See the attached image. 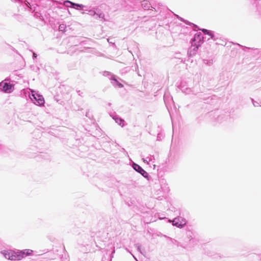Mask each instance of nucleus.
Segmentation results:
<instances>
[{
  "mask_svg": "<svg viewBox=\"0 0 261 261\" xmlns=\"http://www.w3.org/2000/svg\"><path fill=\"white\" fill-rule=\"evenodd\" d=\"M180 89L182 92L187 94H189L192 92V90L191 88L187 87L184 85L181 86Z\"/></svg>",
  "mask_w": 261,
  "mask_h": 261,
  "instance_id": "10",
  "label": "nucleus"
},
{
  "mask_svg": "<svg viewBox=\"0 0 261 261\" xmlns=\"http://www.w3.org/2000/svg\"><path fill=\"white\" fill-rule=\"evenodd\" d=\"M143 162L144 163H146L147 164L149 163V162L151 161V158L150 157H147L146 159H143Z\"/></svg>",
  "mask_w": 261,
  "mask_h": 261,
  "instance_id": "17",
  "label": "nucleus"
},
{
  "mask_svg": "<svg viewBox=\"0 0 261 261\" xmlns=\"http://www.w3.org/2000/svg\"><path fill=\"white\" fill-rule=\"evenodd\" d=\"M30 98L33 103L37 106H42L44 104V99L42 95L36 93L35 91H31Z\"/></svg>",
  "mask_w": 261,
  "mask_h": 261,
  "instance_id": "3",
  "label": "nucleus"
},
{
  "mask_svg": "<svg viewBox=\"0 0 261 261\" xmlns=\"http://www.w3.org/2000/svg\"><path fill=\"white\" fill-rule=\"evenodd\" d=\"M142 6L145 10H148L151 7L150 3L147 1L142 2Z\"/></svg>",
  "mask_w": 261,
  "mask_h": 261,
  "instance_id": "11",
  "label": "nucleus"
},
{
  "mask_svg": "<svg viewBox=\"0 0 261 261\" xmlns=\"http://www.w3.org/2000/svg\"><path fill=\"white\" fill-rule=\"evenodd\" d=\"M186 223L187 221L186 219L181 217L175 218L172 221L173 225L176 226V227L179 228L183 227L184 226L186 225Z\"/></svg>",
  "mask_w": 261,
  "mask_h": 261,
  "instance_id": "5",
  "label": "nucleus"
},
{
  "mask_svg": "<svg viewBox=\"0 0 261 261\" xmlns=\"http://www.w3.org/2000/svg\"><path fill=\"white\" fill-rule=\"evenodd\" d=\"M208 36H210L211 37V38L215 41H217V40L218 39V37H216L214 34V33L212 31H210V32L208 33V34H207Z\"/></svg>",
  "mask_w": 261,
  "mask_h": 261,
  "instance_id": "14",
  "label": "nucleus"
},
{
  "mask_svg": "<svg viewBox=\"0 0 261 261\" xmlns=\"http://www.w3.org/2000/svg\"><path fill=\"white\" fill-rule=\"evenodd\" d=\"M82 14H84V13H85V12H82Z\"/></svg>",
  "mask_w": 261,
  "mask_h": 261,
  "instance_id": "24",
  "label": "nucleus"
},
{
  "mask_svg": "<svg viewBox=\"0 0 261 261\" xmlns=\"http://www.w3.org/2000/svg\"><path fill=\"white\" fill-rule=\"evenodd\" d=\"M33 251L31 249L24 250H3L1 251V253L6 259L11 260H20L22 258L31 255Z\"/></svg>",
  "mask_w": 261,
  "mask_h": 261,
  "instance_id": "1",
  "label": "nucleus"
},
{
  "mask_svg": "<svg viewBox=\"0 0 261 261\" xmlns=\"http://www.w3.org/2000/svg\"><path fill=\"white\" fill-rule=\"evenodd\" d=\"M203 63L211 66L213 64L214 61L213 59H204L203 60Z\"/></svg>",
  "mask_w": 261,
  "mask_h": 261,
  "instance_id": "13",
  "label": "nucleus"
},
{
  "mask_svg": "<svg viewBox=\"0 0 261 261\" xmlns=\"http://www.w3.org/2000/svg\"><path fill=\"white\" fill-rule=\"evenodd\" d=\"M133 167L134 169L138 172V173H140L143 177L145 178H148V174L147 172H146L141 166H140L139 165L134 163L133 164Z\"/></svg>",
  "mask_w": 261,
  "mask_h": 261,
  "instance_id": "6",
  "label": "nucleus"
},
{
  "mask_svg": "<svg viewBox=\"0 0 261 261\" xmlns=\"http://www.w3.org/2000/svg\"><path fill=\"white\" fill-rule=\"evenodd\" d=\"M64 4L67 7L73 8L78 9V7L83 9L86 11H88L90 15L92 16H96V18H103L105 15L102 12L100 11L97 8H93L92 9H89L87 7L82 4H79L73 3L69 1H65Z\"/></svg>",
  "mask_w": 261,
  "mask_h": 261,
  "instance_id": "2",
  "label": "nucleus"
},
{
  "mask_svg": "<svg viewBox=\"0 0 261 261\" xmlns=\"http://www.w3.org/2000/svg\"><path fill=\"white\" fill-rule=\"evenodd\" d=\"M132 255H133V257H134V258H135V259H137L135 257V256H134L132 254Z\"/></svg>",
  "mask_w": 261,
  "mask_h": 261,
  "instance_id": "23",
  "label": "nucleus"
},
{
  "mask_svg": "<svg viewBox=\"0 0 261 261\" xmlns=\"http://www.w3.org/2000/svg\"><path fill=\"white\" fill-rule=\"evenodd\" d=\"M135 247L137 248L138 251H139V252H140L141 253V245H140L139 244H136L135 245Z\"/></svg>",
  "mask_w": 261,
  "mask_h": 261,
  "instance_id": "18",
  "label": "nucleus"
},
{
  "mask_svg": "<svg viewBox=\"0 0 261 261\" xmlns=\"http://www.w3.org/2000/svg\"><path fill=\"white\" fill-rule=\"evenodd\" d=\"M203 43V36L200 33H197L195 34L193 39L192 40V44L200 46Z\"/></svg>",
  "mask_w": 261,
  "mask_h": 261,
  "instance_id": "4",
  "label": "nucleus"
},
{
  "mask_svg": "<svg viewBox=\"0 0 261 261\" xmlns=\"http://www.w3.org/2000/svg\"><path fill=\"white\" fill-rule=\"evenodd\" d=\"M200 46L192 44L191 47L189 49L188 54L189 57H192L195 55L197 53V50Z\"/></svg>",
  "mask_w": 261,
  "mask_h": 261,
  "instance_id": "8",
  "label": "nucleus"
},
{
  "mask_svg": "<svg viewBox=\"0 0 261 261\" xmlns=\"http://www.w3.org/2000/svg\"><path fill=\"white\" fill-rule=\"evenodd\" d=\"M112 83L115 86H118V87L121 88L123 87L122 84L120 83L116 79L112 78Z\"/></svg>",
  "mask_w": 261,
  "mask_h": 261,
  "instance_id": "12",
  "label": "nucleus"
},
{
  "mask_svg": "<svg viewBox=\"0 0 261 261\" xmlns=\"http://www.w3.org/2000/svg\"><path fill=\"white\" fill-rule=\"evenodd\" d=\"M115 120V122L118 123L119 125L123 126L124 125V121L122 118L119 117L117 116H115L113 117Z\"/></svg>",
  "mask_w": 261,
  "mask_h": 261,
  "instance_id": "9",
  "label": "nucleus"
},
{
  "mask_svg": "<svg viewBox=\"0 0 261 261\" xmlns=\"http://www.w3.org/2000/svg\"><path fill=\"white\" fill-rule=\"evenodd\" d=\"M66 28V26L65 24H61L60 25H59V30L60 31H64L65 29Z\"/></svg>",
  "mask_w": 261,
  "mask_h": 261,
  "instance_id": "15",
  "label": "nucleus"
},
{
  "mask_svg": "<svg viewBox=\"0 0 261 261\" xmlns=\"http://www.w3.org/2000/svg\"><path fill=\"white\" fill-rule=\"evenodd\" d=\"M25 5L28 7H29L30 6H29V5H30L29 3V2H27L25 3Z\"/></svg>",
  "mask_w": 261,
  "mask_h": 261,
  "instance_id": "21",
  "label": "nucleus"
},
{
  "mask_svg": "<svg viewBox=\"0 0 261 261\" xmlns=\"http://www.w3.org/2000/svg\"><path fill=\"white\" fill-rule=\"evenodd\" d=\"M0 86L2 88V90L5 93H10L13 91V86L6 82H2Z\"/></svg>",
  "mask_w": 261,
  "mask_h": 261,
  "instance_id": "7",
  "label": "nucleus"
},
{
  "mask_svg": "<svg viewBox=\"0 0 261 261\" xmlns=\"http://www.w3.org/2000/svg\"><path fill=\"white\" fill-rule=\"evenodd\" d=\"M126 250L128 252L130 253V252H129V251L128 250V249H127V248H126Z\"/></svg>",
  "mask_w": 261,
  "mask_h": 261,
  "instance_id": "22",
  "label": "nucleus"
},
{
  "mask_svg": "<svg viewBox=\"0 0 261 261\" xmlns=\"http://www.w3.org/2000/svg\"><path fill=\"white\" fill-rule=\"evenodd\" d=\"M33 59H35L37 58V55L36 53H35L34 52H33Z\"/></svg>",
  "mask_w": 261,
  "mask_h": 261,
  "instance_id": "20",
  "label": "nucleus"
},
{
  "mask_svg": "<svg viewBox=\"0 0 261 261\" xmlns=\"http://www.w3.org/2000/svg\"><path fill=\"white\" fill-rule=\"evenodd\" d=\"M202 31V32H203L205 34H207V35L208 34V33H209V32H210V31H208V30H206V29H203Z\"/></svg>",
  "mask_w": 261,
  "mask_h": 261,
  "instance_id": "19",
  "label": "nucleus"
},
{
  "mask_svg": "<svg viewBox=\"0 0 261 261\" xmlns=\"http://www.w3.org/2000/svg\"><path fill=\"white\" fill-rule=\"evenodd\" d=\"M252 103L254 107H261V105L257 101H254L253 99H252Z\"/></svg>",
  "mask_w": 261,
  "mask_h": 261,
  "instance_id": "16",
  "label": "nucleus"
}]
</instances>
